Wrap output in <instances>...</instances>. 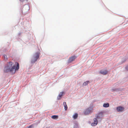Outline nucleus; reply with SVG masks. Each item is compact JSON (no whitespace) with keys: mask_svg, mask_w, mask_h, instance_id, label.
Returning <instances> with one entry per match:
<instances>
[{"mask_svg":"<svg viewBox=\"0 0 128 128\" xmlns=\"http://www.w3.org/2000/svg\"><path fill=\"white\" fill-rule=\"evenodd\" d=\"M103 106L104 107L107 108L109 106V104L108 103L104 104L103 105Z\"/></svg>","mask_w":128,"mask_h":128,"instance_id":"f8f14e48","label":"nucleus"},{"mask_svg":"<svg viewBox=\"0 0 128 128\" xmlns=\"http://www.w3.org/2000/svg\"><path fill=\"white\" fill-rule=\"evenodd\" d=\"M78 116V114L76 113H75L73 116V118L74 119H76Z\"/></svg>","mask_w":128,"mask_h":128,"instance_id":"9d476101","label":"nucleus"},{"mask_svg":"<svg viewBox=\"0 0 128 128\" xmlns=\"http://www.w3.org/2000/svg\"><path fill=\"white\" fill-rule=\"evenodd\" d=\"M16 66H13L12 68L10 69L9 72H10L12 74H14L16 72Z\"/></svg>","mask_w":128,"mask_h":128,"instance_id":"423d86ee","label":"nucleus"},{"mask_svg":"<svg viewBox=\"0 0 128 128\" xmlns=\"http://www.w3.org/2000/svg\"><path fill=\"white\" fill-rule=\"evenodd\" d=\"M100 73L103 75H106L108 73V71L106 70H102L100 71Z\"/></svg>","mask_w":128,"mask_h":128,"instance_id":"6e6552de","label":"nucleus"},{"mask_svg":"<svg viewBox=\"0 0 128 128\" xmlns=\"http://www.w3.org/2000/svg\"><path fill=\"white\" fill-rule=\"evenodd\" d=\"M64 93V92H60V93L57 97V99L58 100H60L61 99V97L63 96V94Z\"/></svg>","mask_w":128,"mask_h":128,"instance_id":"1a4fd4ad","label":"nucleus"},{"mask_svg":"<svg viewBox=\"0 0 128 128\" xmlns=\"http://www.w3.org/2000/svg\"><path fill=\"white\" fill-rule=\"evenodd\" d=\"M63 105L64 106L66 105V102H64L63 103Z\"/></svg>","mask_w":128,"mask_h":128,"instance_id":"a211bd4d","label":"nucleus"},{"mask_svg":"<svg viewBox=\"0 0 128 128\" xmlns=\"http://www.w3.org/2000/svg\"><path fill=\"white\" fill-rule=\"evenodd\" d=\"M51 118L53 119H57L58 118V116L57 115H53L51 116Z\"/></svg>","mask_w":128,"mask_h":128,"instance_id":"9b49d317","label":"nucleus"},{"mask_svg":"<svg viewBox=\"0 0 128 128\" xmlns=\"http://www.w3.org/2000/svg\"><path fill=\"white\" fill-rule=\"evenodd\" d=\"M4 59L5 61H6L7 60L8 58L6 55H4L3 56Z\"/></svg>","mask_w":128,"mask_h":128,"instance_id":"2eb2a0df","label":"nucleus"},{"mask_svg":"<svg viewBox=\"0 0 128 128\" xmlns=\"http://www.w3.org/2000/svg\"><path fill=\"white\" fill-rule=\"evenodd\" d=\"M126 69H127V70H128V67H127H127H126Z\"/></svg>","mask_w":128,"mask_h":128,"instance_id":"aec40b11","label":"nucleus"},{"mask_svg":"<svg viewBox=\"0 0 128 128\" xmlns=\"http://www.w3.org/2000/svg\"><path fill=\"white\" fill-rule=\"evenodd\" d=\"M20 1H21L22 2H23L24 1V0H20Z\"/></svg>","mask_w":128,"mask_h":128,"instance_id":"6ab92c4d","label":"nucleus"},{"mask_svg":"<svg viewBox=\"0 0 128 128\" xmlns=\"http://www.w3.org/2000/svg\"><path fill=\"white\" fill-rule=\"evenodd\" d=\"M116 109L118 112H122L124 111L125 108L123 107L120 106L117 107Z\"/></svg>","mask_w":128,"mask_h":128,"instance_id":"20e7f679","label":"nucleus"},{"mask_svg":"<svg viewBox=\"0 0 128 128\" xmlns=\"http://www.w3.org/2000/svg\"><path fill=\"white\" fill-rule=\"evenodd\" d=\"M40 54V53L37 52L33 56L32 60V63H34L39 58Z\"/></svg>","mask_w":128,"mask_h":128,"instance_id":"f03ea898","label":"nucleus"},{"mask_svg":"<svg viewBox=\"0 0 128 128\" xmlns=\"http://www.w3.org/2000/svg\"><path fill=\"white\" fill-rule=\"evenodd\" d=\"M33 126V124H32L30 125L29 126H27L26 128H32Z\"/></svg>","mask_w":128,"mask_h":128,"instance_id":"dca6fc26","label":"nucleus"},{"mask_svg":"<svg viewBox=\"0 0 128 128\" xmlns=\"http://www.w3.org/2000/svg\"><path fill=\"white\" fill-rule=\"evenodd\" d=\"M92 109V107L89 108L85 111L84 112V114L86 115L89 114L90 112H91Z\"/></svg>","mask_w":128,"mask_h":128,"instance_id":"7ed1b4c3","label":"nucleus"},{"mask_svg":"<svg viewBox=\"0 0 128 128\" xmlns=\"http://www.w3.org/2000/svg\"><path fill=\"white\" fill-rule=\"evenodd\" d=\"M77 58V57L75 56H72L69 58L68 60V63H70L74 61L75 59Z\"/></svg>","mask_w":128,"mask_h":128,"instance_id":"39448f33","label":"nucleus"},{"mask_svg":"<svg viewBox=\"0 0 128 128\" xmlns=\"http://www.w3.org/2000/svg\"><path fill=\"white\" fill-rule=\"evenodd\" d=\"M94 122L91 123V125L92 126H94L98 124V120L97 118H95L94 120Z\"/></svg>","mask_w":128,"mask_h":128,"instance_id":"0eeeda50","label":"nucleus"},{"mask_svg":"<svg viewBox=\"0 0 128 128\" xmlns=\"http://www.w3.org/2000/svg\"><path fill=\"white\" fill-rule=\"evenodd\" d=\"M90 83V82L89 81H86V82H84L83 84V85L84 86H86L88 84Z\"/></svg>","mask_w":128,"mask_h":128,"instance_id":"4468645a","label":"nucleus"},{"mask_svg":"<svg viewBox=\"0 0 128 128\" xmlns=\"http://www.w3.org/2000/svg\"><path fill=\"white\" fill-rule=\"evenodd\" d=\"M13 63L12 62H9L6 66L5 67L4 69V71L5 72H9L10 69L11 68L13 64Z\"/></svg>","mask_w":128,"mask_h":128,"instance_id":"f257e3e1","label":"nucleus"},{"mask_svg":"<svg viewBox=\"0 0 128 128\" xmlns=\"http://www.w3.org/2000/svg\"><path fill=\"white\" fill-rule=\"evenodd\" d=\"M15 64H17L16 67V70H18L19 69V65L18 63L17 62H15Z\"/></svg>","mask_w":128,"mask_h":128,"instance_id":"ddd939ff","label":"nucleus"},{"mask_svg":"<svg viewBox=\"0 0 128 128\" xmlns=\"http://www.w3.org/2000/svg\"><path fill=\"white\" fill-rule=\"evenodd\" d=\"M64 108L65 110H66L68 109V107L67 105L64 106Z\"/></svg>","mask_w":128,"mask_h":128,"instance_id":"f3484780","label":"nucleus"}]
</instances>
